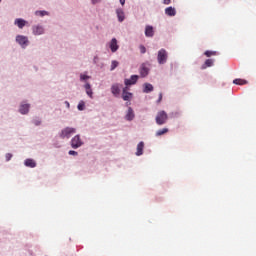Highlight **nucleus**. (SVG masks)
<instances>
[{"instance_id": "34", "label": "nucleus", "mask_w": 256, "mask_h": 256, "mask_svg": "<svg viewBox=\"0 0 256 256\" xmlns=\"http://www.w3.org/2000/svg\"><path fill=\"white\" fill-rule=\"evenodd\" d=\"M91 1H92L93 5H95V4L99 3L101 0H91Z\"/></svg>"}, {"instance_id": "9", "label": "nucleus", "mask_w": 256, "mask_h": 256, "mask_svg": "<svg viewBox=\"0 0 256 256\" xmlns=\"http://www.w3.org/2000/svg\"><path fill=\"white\" fill-rule=\"evenodd\" d=\"M140 75L141 77H147V75H149V64L143 63L140 66Z\"/></svg>"}, {"instance_id": "36", "label": "nucleus", "mask_w": 256, "mask_h": 256, "mask_svg": "<svg viewBox=\"0 0 256 256\" xmlns=\"http://www.w3.org/2000/svg\"><path fill=\"white\" fill-rule=\"evenodd\" d=\"M123 99H124V101H129L130 98L129 97H124Z\"/></svg>"}, {"instance_id": "32", "label": "nucleus", "mask_w": 256, "mask_h": 256, "mask_svg": "<svg viewBox=\"0 0 256 256\" xmlns=\"http://www.w3.org/2000/svg\"><path fill=\"white\" fill-rule=\"evenodd\" d=\"M33 123H34V125H36V126H39V125L41 124L40 120H34Z\"/></svg>"}, {"instance_id": "8", "label": "nucleus", "mask_w": 256, "mask_h": 256, "mask_svg": "<svg viewBox=\"0 0 256 256\" xmlns=\"http://www.w3.org/2000/svg\"><path fill=\"white\" fill-rule=\"evenodd\" d=\"M32 33L33 35H43V33H45V28L41 25H35L32 27Z\"/></svg>"}, {"instance_id": "37", "label": "nucleus", "mask_w": 256, "mask_h": 256, "mask_svg": "<svg viewBox=\"0 0 256 256\" xmlns=\"http://www.w3.org/2000/svg\"><path fill=\"white\" fill-rule=\"evenodd\" d=\"M66 106H68V107H69V102H66Z\"/></svg>"}, {"instance_id": "11", "label": "nucleus", "mask_w": 256, "mask_h": 256, "mask_svg": "<svg viewBox=\"0 0 256 256\" xmlns=\"http://www.w3.org/2000/svg\"><path fill=\"white\" fill-rule=\"evenodd\" d=\"M110 49H111L112 53H116V51L119 49V45L117 44L116 38H113L110 41Z\"/></svg>"}, {"instance_id": "30", "label": "nucleus", "mask_w": 256, "mask_h": 256, "mask_svg": "<svg viewBox=\"0 0 256 256\" xmlns=\"http://www.w3.org/2000/svg\"><path fill=\"white\" fill-rule=\"evenodd\" d=\"M80 79H81V81H87V79H89V76L82 74V75H80Z\"/></svg>"}, {"instance_id": "33", "label": "nucleus", "mask_w": 256, "mask_h": 256, "mask_svg": "<svg viewBox=\"0 0 256 256\" xmlns=\"http://www.w3.org/2000/svg\"><path fill=\"white\" fill-rule=\"evenodd\" d=\"M163 3L164 5H169L171 3V0H164Z\"/></svg>"}, {"instance_id": "21", "label": "nucleus", "mask_w": 256, "mask_h": 256, "mask_svg": "<svg viewBox=\"0 0 256 256\" xmlns=\"http://www.w3.org/2000/svg\"><path fill=\"white\" fill-rule=\"evenodd\" d=\"M169 132L168 128L159 129L156 132V137L163 136Z\"/></svg>"}, {"instance_id": "14", "label": "nucleus", "mask_w": 256, "mask_h": 256, "mask_svg": "<svg viewBox=\"0 0 256 256\" xmlns=\"http://www.w3.org/2000/svg\"><path fill=\"white\" fill-rule=\"evenodd\" d=\"M215 63V60L214 59H207L204 64L201 66V69L204 70V69H207V67H213Z\"/></svg>"}, {"instance_id": "19", "label": "nucleus", "mask_w": 256, "mask_h": 256, "mask_svg": "<svg viewBox=\"0 0 256 256\" xmlns=\"http://www.w3.org/2000/svg\"><path fill=\"white\" fill-rule=\"evenodd\" d=\"M233 83H234V85H247V83H249V82L245 79L236 78L233 80Z\"/></svg>"}, {"instance_id": "10", "label": "nucleus", "mask_w": 256, "mask_h": 256, "mask_svg": "<svg viewBox=\"0 0 256 256\" xmlns=\"http://www.w3.org/2000/svg\"><path fill=\"white\" fill-rule=\"evenodd\" d=\"M116 15L120 23H123V21H125V12L123 11V9L121 8L117 9Z\"/></svg>"}, {"instance_id": "7", "label": "nucleus", "mask_w": 256, "mask_h": 256, "mask_svg": "<svg viewBox=\"0 0 256 256\" xmlns=\"http://www.w3.org/2000/svg\"><path fill=\"white\" fill-rule=\"evenodd\" d=\"M125 88H123L122 84H114L111 87V92L114 95H119L121 93V91H123Z\"/></svg>"}, {"instance_id": "17", "label": "nucleus", "mask_w": 256, "mask_h": 256, "mask_svg": "<svg viewBox=\"0 0 256 256\" xmlns=\"http://www.w3.org/2000/svg\"><path fill=\"white\" fill-rule=\"evenodd\" d=\"M133 119H135V113L133 112V109L131 107H128V112L126 115V120L127 121H132Z\"/></svg>"}, {"instance_id": "18", "label": "nucleus", "mask_w": 256, "mask_h": 256, "mask_svg": "<svg viewBox=\"0 0 256 256\" xmlns=\"http://www.w3.org/2000/svg\"><path fill=\"white\" fill-rule=\"evenodd\" d=\"M145 148V143L144 142H140L137 145V152H136V156H142L143 155V149Z\"/></svg>"}, {"instance_id": "4", "label": "nucleus", "mask_w": 256, "mask_h": 256, "mask_svg": "<svg viewBox=\"0 0 256 256\" xmlns=\"http://www.w3.org/2000/svg\"><path fill=\"white\" fill-rule=\"evenodd\" d=\"M167 50L166 49H161L158 51V63L159 65H165L167 63Z\"/></svg>"}, {"instance_id": "22", "label": "nucleus", "mask_w": 256, "mask_h": 256, "mask_svg": "<svg viewBox=\"0 0 256 256\" xmlns=\"http://www.w3.org/2000/svg\"><path fill=\"white\" fill-rule=\"evenodd\" d=\"M153 91V85L150 83L144 84V93H151Z\"/></svg>"}, {"instance_id": "12", "label": "nucleus", "mask_w": 256, "mask_h": 256, "mask_svg": "<svg viewBox=\"0 0 256 256\" xmlns=\"http://www.w3.org/2000/svg\"><path fill=\"white\" fill-rule=\"evenodd\" d=\"M165 13L168 15V17H175V15H177V10L170 6L165 9Z\"/></svg>"}, {"instance_id": "28", "label": "nucleus", "mask_w": 256, "mask_h": 256, "mask_svg": "<svg viewBox=\"0 0 256 256\" xmlns=\"http://www.w3.org/2000/svg\"><path fill=\"white\" fill-rule=\"evenodd\" d=\"M139 49H140V53H142V54L147 53V48H145V46L140 45V46H139Z\"/></svg>"}, {"instance_id": "15", "label": "nucleus", "mask_w": 256, "mask_h": 256, "mask_svg": "<svg viewBox=\"0 0 256 256\" xmlns=\"http://www.w3.org/2000/svg\"><path fill=\"white\" fill-rule=\"evenodd\" d=\"M14 23H15V25H17V27H19V29H23V27H25V25H27V21H25L21 18H17Z\"/></svg>"}, {"instance_id": "23", "label": "nucleus", "mask_w": 256, "mask_h": 256, "mask_svg": "<svg viewBox=\"0 0 256 256\" xmlns=\"http://www.w3.org/2000/svg\"><path fill=\"white\" fill-rule=\"evenodd\" d=\"M85 89H86L87 95L91 97V95H93V91L91 90V84L89 83L85 84Z\"/></svg>"}, {"instance_id": "1", "label": "nucleus", "mask_w": 256, "mask_h": 256, "mask_svg": "<svg viewBox=\"0 0 256 256\" xmlns=\"http://www.w3.org/2000/svg\"><path fill=\"white\" fill-rule=\"evenodd\" d=\"M137 81H139V75H132L130 79L124 80V85H126V87L123 89L122 97H131V95H133L129 92V87H131V85H135Z\"/></svg>"}, {"instance_id": "35", "label": "nucleus", "mask_w": 256, "mask_h": 256, "mask_svg": "<svg viewBox=\"0 0 256 256\" xmlns=\"http://www.w3.org/2000/svg\"><path fill=\"white\" fill-rule=\"evenodd\" d=\"M121 5H125V0H120Z\"/></svg>"}, {"instance_id": "25", "label": "nucleus", "mask_w": 256, "mask_h": 256, "mask_svg": "<svg viewBox=\"0 0 256 256\" xmlns=\"http://www.w3.org/2000/svg\"><path fill=\"white\" fill-rule=\"evenodd\" d=\"M204 55L207 57H213V56L217 55V52L207 50L204 52Z\"/></svg>"}, {"instance_id": "5", "label": "nucleus", "mask_w": 256, "mask_h": 256, "mask_svg": "<svg viewBox=\"0 0 256 256\" xmlns=\"http://www.w3.org/2000/svg\"><path fill=\"white\" fill-rule=\"evenodd\" d=\"M82 145H84V143L81 140V137L79 135H76L75 137L72 138V140L70 141V146L74 149H78L79 147H81Z\"/></svg>"}, {"instance_id": "27", "label": "nucleus", "mask_w": 256, "mask_h": 256, "mask_svg": "<svg viewBox=\"0 0 256 256\" xmlns=\"http://www.w3.org/2000/svg\"><path fill=\"white\" fill-rule=\"evenodd\" d=\"M36 15H39L40 17H45V15H48L47 11H36Z\"/></svg>"}, {"instance_id": "29", "label": "nucleus", "mask_w": 256, "mask_h": 256, "mask_svg": "<svg viewBox=\"0 0 256 256\" xmlns=\"http://www.w3.org/2000/svg\"><path fill=\"white\" fill-rule=\"evenodd\" d=\"M11 158H13L12 154L8 153V154L5 155L6 162H9L11 160Z\"/></svg>"}, {"instance_id": "20", "label": "nucleus", "mask_w": 256, "mask_h": 256, "mask_svg": "<svg viewBox=\"0 0 256 256\" xmlns=\"http://www.w3.org/2000/svg\"><path fill=\"white\" fill-rule=\"evenodd\" d=\"M25 167L34 168L36 167V162L33 159H27L25 160Z\"/></svg>"}, {"instance_id": "2", "label": "nucleus", "mask_w": 256, "mask_h": 256, "mask_svg": "<svg viewBox=\"0 0 256 256\" xmlns=\"http://www.w3.org/2000/svg\"><path fill=\"white\" fill-rule=\"evenodd\" d=\"M76 133V129L75 128H71V127H66L65 129L62 130V132H60V138L62 139H70L71 136L73 134Z\"/></svg>"}, {"instance_id": "31", "label": "nucleus", "mask_w": 256, "mask_h": 256, "mask_svg": "<svg viewBox=\"0 0 256 256\" xmlns=\"http://www.w3.org/2000/svg\"><path fill=\"white\" fill-rule=\"evenodd\" d=\"M69 155H70V156H78V152H75V151H73V150H70V151H69Z\"/></svg>"}, {"instance_id": "24", "label": "nucleus", "mask_w": 256, "mask_h": 256, "mask_svg": "<svg viewBox=\"0 0 256 256\" xmlns=\"http://www.w3.org/2000/svg\"><path fill=\"white\" fill-rule=\"evenodd\" d=\"M117 67H119V62L116 60H113L111 63V71H115V69H117Z\"/></svg>"}, {"instance_id": "3", "label": "nucleus", "mask_w": 256, "mask_h": 256, "mask_svg": "<svg viewBox=\"0 0 256 256\" xmlns=\"http://www.w3.org/2000/svg\"><path fill=\"white\" fill-rule=\"evenodd\" d=\"M166 120H168V115L166 114L165 111H160L159 113H157L156 116V124L161 126V125H165Z\"/></svg>"}, {"instance_id": "16", "label": "nucleus", "mask_w": 256, "mask_h": 256, "mask_svg": "<svg viewBox=\"0 0 256 256\" xmlns=\"http://www.w3.org/2000/svg\"><path fill=\"white\" fill-rule=\"evenodd\" d=\"M29 109H30V105L29 104H21L20 105V113L22 115H26L27 113H29Z\"/></svg>"}, {"instance_id": "26", "label": "nucleus", "mask_w": 256, "mask_h": 256, "mask_svg": "<svg viewBox=\"0 0 256 256\" xmlns=\"http://www.w3.org/2000/svg\"><path fill=\"white\" fill-rule=\"evenodd\" d=\"M85 109V102L84 101H80L78 104V110L79 111H84Z\"/></svg>"}, {"instance_id": "6", "label": "nucleus", "mask_w": 256, "mask_h": 256, "mask_svg": "<svg viewBox=\"0 0 256 256\" xmlns=\"http://www.w3.org/2000/svg\"><path fill=\"white\" fill-rule=\"evenodd\" d=\"M16 42L18 45H21V47H23V49H25V47H27V45H29V38H27V36L18 35V36H16Z\"/></svg>"}, {"instance_id": "38", "label": "nucleus", "mask_w": 256, "mask_h": 256, "mask_svg": "<svg viewBox=\"0 0 256 256\" xmlns=\"http://www.w3.org/2000/svg\"><path fill=\"white\" fill-rule=\"evenodd\" d=\"M161 99H162V98H159V102H161Z\"/></svg>"}, {"instance_id": "13", "label": "nucleus", "mask_w": 256, "mask_h": 256, "mask_svg": "<svg viewBox=\"0 0 256 256\" xmlns=\"http://www.w3.org/2000/svg\"><path fill=\"white\" fill-rule=\"evenodd\" d=\"M155 35V30H153V26L147 25L145 28V36L146 37H153Z\"/></svg>"}]
</instances>
